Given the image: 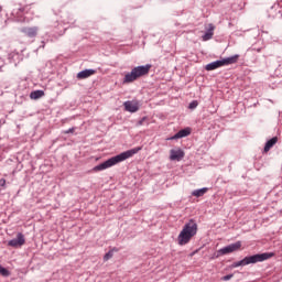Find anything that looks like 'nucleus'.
<instances>
[{"label":"nucleus","mask_w":282,"mask_h":282,"mask_svg":"<svg viewBox=\"0 0 282 282\" xmlns=\"http://www.w3.org/2000/svg\"><path fill=\"white\" fill-rule=\"evenodd\" d=\"M272 256V253H259L251 257H246L238 262H234L232 268H239L241 265H250V263H259L261 261H267V259H270Z\"/></svg>","instance_id":"obj_4"},{"label":"nucleus","mask_w":282,"mask_h":282,"mask_svg":"<svg viewBox=\"0 0 282 282\" xmlns=\"http://www.w3.org/2000/svg\"><path fill=\"white\" fill-rule=\"evenodd\" d=\"M241 249V241H237L231 243L223 249H219V254H230L231 252H237V250Z\"/></svg>","instance_id":"obj_6"},{"label":"nucleus","mask_w":282,"mask_h":282,"mask_svg":"<svg viewBox=\"0 0 282 282\" xmlns=\"http://www.w3.org/2000/svg\"><path fill=\"white\" fill-rule=\"evenodd\" d=\"M199 105V102H197V100H194L189 104V109H197V106Z\"/></svg>","instance_id":"obj_19"},{"label":"nucleus","mask_w":282,"mask_h":282,"mask_svg":"<svg viewBox=\"0 0 282 282\" xmlns=\"http://www.w3.org/2000/svg\"><path fill=\"white\" fill-rule=\"evenodd\" d=\"M144 120H147V117H143L141 120H139V127H142V124H144Z\"/></svg>","instance_id":"obj_22"},{"label":"nucleus","mask_w":282,"mask_h":282,"mask_svg":"<svg viewBox=\"0 0 282 282\" xmlns=\"http://www.w3.org/2000/svg\"><path fill=\"white\" fill-rule=\"evenodd\" d=\"M197 235V223L195 220L191 219L188 223H186L181 230L178 237H177V243L178 246H186V243H191V239Z\"/></svg>","instance_id":"obj_2"},{"label":"nucleus","mask_w":282,"mask_h":282,"mask_svg":"<svg viewBox=\"0 0 282 282\" xmlns=\"http://www.w3.org/2000/svg\"><path fill=\"white\" fill-rule=\"evenodd\" d=\"M0 186H6V178L0 180Z\"/></svg>","instance_id":"obj_24"},{"label":"nucleus","mask_w":282,"mask_h":282,"mask_svg":"<svg viewBox=\"0 0 282 282\" xmlns=\"http://www.w3.org/2000/svg\"><path fill=\"white\" fill-rule=\"evenodd\" d=\"M151 64H148L132 68L130 73L124 75L123 84L129 85V83H135L138 78H142V76H148L149 72H151Z\"/></svg>","instance_id":"obj_3"},{"label":"nucleus","mask_w":282,"mask_h":282,"mask_svg":"<svg viewBox=\"0 0 282 282\" xmlns=\"http://www.w3.org/2000/svg\"><path fill=\"white\" fill-rule=\"evenodd\" d=\"M140 151H142V148L137 147L134 149L122 152L116 156L108 159L104 163L96 165L93 169V171L98 172V171H105L107 169H111V166H116V164H120V162H124V160H129V158H133V155H135V153H140Z\"/></svg>","instance_id":"obj_1"},{"label":"nucleus","mask_w":282,"mask_h":282,"mask_svg":"<svg viewBox=\"0 0 282 282\" xmlns=\"http://www.w3.org/2000/svg\"><path fill=\"white\" fill-rule=\"evenodd\" d=\"M0 274L1 276H10V271L0 264Z\"/></svg>","instance_id":"obj_17"},{"label":"nucleus","mask_w":282,"mask_h":282,"mask_svg":"<svg viewBox=\"0 0 282 282\" xmlns=\"http://www.w3.org/2000/svg\"><path fill=\"white\" fill-rule=\"evenodd\" d=\"M8 246L11 248H21V246H25V236L23 234H18L15 239H12L8 242Z\"/></svg>","instance_id":"obj_7"},{"label":"nucleus","mask_w":282,"mask_h":282,"mask_svg":"<svg viewBox=\"0 0 282 282\" xmlns=\"http://www.w3.org/2000/svg\"><path fill=\"white\" fill-rule=\"evenodd\" d=\"M276 142H279V137H273L272 139H270L264 145V153H268L270 149H272V147L276 144Z\"/></svg>","instance_id":"obj_13"},{"label":"nucleus","mask_w":282,"mask_h":282,"mask_svg":"<svg viewBox=\"0 0 282 282\" xmlns=\"http://www.w3.org/2000/svg\"><path fill=\"white\" fill-rule=\"evenodd\" d=\"M113 258V251H108L105 256H104V261H109V259Z\"/></svg>","instance_id":"obj_18"},{"label":"nucleus","mask_w":282,"mask_h":282,"mask_svg":"<svg viewBox=\"0 0 282 282\" xmlns=\"http://www.w3.org/2000/svg\"><path fill=\"white\" fill-rule=\"evenodd\" d=\"M230 279H232V274L223 276V281H230Z\"/></svg>","instance_id":"obj_21"},{"label":"nucleus","mask_w":282,"mask_h":282,"mask_svg":"<svg viewBox=\"0 0 282 282\" xmlns=\"http://www.w3.org/2000/svg\"><path fill=\"white\" fill-rule=\"evenodd\" d=\"M45 96V91L43 90H34L30 94L31 100H39V98H43Z\"/></svg>","instance_id":"obj_15"},{"label":"nucleus","mask_w":282,"mask_h":282,"mask_svg":"<svg viewBox=\"0 0 282 282\" xmlns=\"http://www.w3.org/2000/svg\"><path fill=\"white\" fill-rule=\"evenodd\" d=\"M110 252H112V254H113V252H120V249L119 248H116V247H113L111 250H109Z\"/></svg>","instance_id":"obj_23"},{"label":"nucleus","mask_w":282,"mask_h":282,"mask_svg":"<svg viewBox=\"0 0 282 282\" xmlns=\"http://www.w3.org/2000/svg\"><path fill=\"white\" fill-rule=\"evenodd\" d=\"M187 135H191V128L180 130L176 134L170 138V140H180V138H187Z\"/></svg>","instance_id":"obj_11"},{"label":"nucleus","mask_w":282,"mask_h":282,"mask_svg":"<svg viewBox=\"0 0 282 282\" xmlns=\"http://www.w3.org/2000/svg\"><path fill=\"white\" fill-rule=\"evenodd\" d=\"M124 109L130 113H135L140 109V102L132 100V101H124L123 104Z\"/></svg>","instance_id":"obj_10"},{"label":"nucleus","mask_w":282,"mask_h":282,"mask_svg":"<svg viewBox=\"0 0 282 282\" xmlns=\"http://www.w3.org/2000/svg\"><path fill=\"white\" fill-rule=\"evenodd\" d=\"M74 131H76V128H70V129H68V130H64L63 133H64L65 135H67V133H74Z\"/></svg>","instance_id":"obj_20"},{"label":"nucleus","mask_w":282,"mask_h":282,"mask_svg":"<svg viewBox=\"0 0 282 282\" xmlns=\"http://www.w3.org/2000/svg\"><path fill=\"white\" fill-rule=\"evenodd\" d=\"M206 193H208V188L204 187V188H200V189H195L192 195L194 197H204V195H206Z\"/></svg>","instance_id":"obj_16"},{"label":"nucleus","mask_w":282,"mask_h":282,"mask_svg":"<svg viewBox=\"0 0 282 282\" xmlns=\"http://www.w3.org/2000/svg\"><path fill=\"white\" fill-rule=\"evenodd\" d=\"M215 32V26L213 24H209L208 31L203 35V41H210L213 39V34Z\"/></svg>","instance_id":"obj_14"},{"label":"nucleus","mask_w":282,"mask_h":282,"mask_svg":"<svg viewBox=\"0 0 282 282\" xmlns=\"http://www.w3.org/2000/svg\"><path fill=\"white\" fill-rule=\"evenodd\" d=\"M170 160L172 162H180L182 160H184V152L182 151V149H172L170 151Z\"/></svg>","instance_id":"obj_9"},{"label":"nucleus","mask_w":282,"mask_h":282,"mask_svg":"<svg viewBox=\"0 0 282 282\" xmlns=\"http://www.w3.org/2000/svg\"><path fill=\"white\" fill-rule=\"evenodd\" d=\"M237 61H239V55H234L225 59L212 62L205 66V69L206 72H213L214 69H218V67H224L226 65H235Z\"/></svg>","instance_id":"obj_5"},{"label":"nucleus","mask_w":282,"mask_h":282,"mask_svg":"<svg viewBox=\"0 0 282 282\" xmlns=\"http://www.w3.org/2000/svg\"><path fill=\"white\" fill-rule=\"evenodd\" d=\"M96 74V70L94 69H85L77 74L78 80H85V78H89V76H94Z\"/></svg>","instance_id":"obj_12"},{"label":"nucleus","mask_w":282,"mask_h":282,"mask_svg":"<svg viewBox=\"0 0 282 282\" xmlns=\"http://www.w3.org/2000/svg\"><path fill=\"white\" fill-rule=\"evenodd\" d=\"M21 32L29 39H34L39 34V29L36 26H25L21 29Z\"/></svg>","instance_id":"obj_8"}]
</instances>
